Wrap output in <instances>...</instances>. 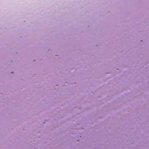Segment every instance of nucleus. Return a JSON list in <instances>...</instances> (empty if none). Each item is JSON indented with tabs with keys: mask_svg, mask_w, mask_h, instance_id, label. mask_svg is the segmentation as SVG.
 Returning <instances> with one entry per match:
<instances>
[{
	"mask_svg": "<svg viewBox=\"0 0 149 149\" xmlns=\"http://www.w3.org/2000/svg\"><path fill=\"white\" fill-rule=\"evenodd\" d=\"M13 73V72H11V73Z\"/></svg>",
	"mask_w": 149,
	"mask_h": 149,
	"instance_id": "nucleus-1",
	"label": "nucleus"
}]
</instances>
